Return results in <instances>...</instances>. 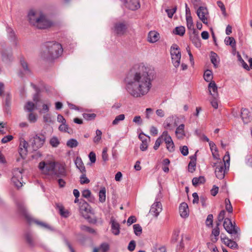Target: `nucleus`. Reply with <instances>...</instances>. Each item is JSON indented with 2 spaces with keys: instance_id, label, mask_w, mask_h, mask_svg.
Wrapping results in <instances>:
<instances>
[{
  "instance_id": "1",
  "label": "nucleus",
  "mask_w": 252,
  "mask_h": 252,
  "mask_svg": "<svg viewBox=\"0 0 252 252\" xmlns=\"http://www.w3.org/2000/svg\"><path fill=\"white\" fill-rule=\"evenodd\" d=\"M154 75L153 71L145 66L134 73L131 70L125 79L126 90L136 98L146 95L152 87Z\"/></svg>"
},
{
  "instance_id": "2",
  "label": "nucleus",
  "mask_w": 252,
  "mask_h": 252,
  "mask_svg": "<svg viewBox=\"0 0 252 252\" xmlns=\"http://www.w3.org/2000/svg\"><path fill=\"white\" fill-rule=\"evenodd\" d=\"M63 52V48L60 43L55 41L47 42L40 56L44 60L52 61L60 57Z\"/></svg>"
},
{
  "instance_id": "3",
  "label": "nucleus",
  "mask_w": 252,
  "mask_h": 252,
  "mask_svg": "<svg viewBox=\"0 0 252 252\" xmlns=\"http://www.w3.org/2000/svg\"><path fill=\"white\" fill-rule=\"evenodd\" d=\"M225 211L221 210L218 216V222L220 223L224 220L223 227L227 233L234 236V239L236 241H239L240 239V229L239 227H237L234 222L232 223L231 220L229 218H225Z\"/></svg>"
},
{
  "instance_id": "4",
  "label": "nucleus",
  "mask_w": 252,
  "mask_h": 252,
  "mask_svg": "<svg viewBox=\"0 0 252 252\" xmlns=\"http://www.w3.org/2000/svg\"><path fill=\"white\" fill-rule=\"evenodd\" d=\"M223 162L220 159L214 164L215 167V173L216 177L219 179H222L225 176V171L228 169L230 164V157L228 152H227L223 158Z\"/></svg>"
},
{
  "instance_id": "5",
  "label": "nucleus",
  "mask_w": 252,
  "mask_h": 252,
  "mask_svg": "<svg viewBox=\"0 0 252 252\" xmlns=\"http://www.w3.org/2000/svg\"><path fill=\"white\" fill-rule=\"evenodd\" d=\"M56 164L52 161H42L39 163L38 167L43 174L49 176L52 179Z\"/></svg>"
},
{
  "instance_id": "6",
  "label": "nucleus",
  "mask_w": 252,
  "mask_h": 252,
  "mask_svg": "<svg viewBox=\"0 0 252 252\" xmlns=\"http://www.w3.org/2000/svg\"><path fill=\"white\" fill-rule=\"evenodd\" d=\"M45 136L42 134H36L32 136L30 140L31 145L34 151L41 148L45 142Z\"/></svg>"
},
{
  "instance_id": "7",
  "label": "nucleus",
  "mask_w": 252,
  "mask_h": 252,
  "mask_svg": "<svg viewBox=\"0 0 252 252\" xmlns=\"http://www.w3.org/2000/svg\"><path fill=\"white\" fill-rule=\"evenodd\" d=\"M177 44H173L171 47L170 54L172 63L175 67L177 68L180 64L181 54Z\"/></svg>"
},
{
  "instance_id": "8",
  "label": "nucleus",
  "mask_w": 252,
  "mask_h": 252,
  "mask_svg": "<svg viewBox=\"0 0 252 252\" xmlns=\"http://www.w3.org/2000/svg\"><path fill=\"white\" fill-rule=\"evenodd\" d=\"M23 171L22 169H20L19 168L14 169L12 171L11 181L13 185L17 188H19L23 186Z\"/></svg>"
},
{
  "instance_id": "9",
  "label": "nucleus",
  "mask_w": 252,
  "mask_h": 252,
  "mask_svg": "<svg viewBox=\"0 0 252 252\" xmlns=\"http://www.w3.org/2000/svg\"><path fill=\"white\" fill-rule=\"evenodd\" d=\"M79 212L81 216L85 219L88 220L92 214V210L90 205L84 200H81L79 202Z\"/></svg>"
},
{
  "instance_id": "10",
  "label": "nucleus",
  "mask_w": 252,
  "mask_h": 252,
  "mask_svg": "<svg viewBox=\"0 0 252 252\" xmlns=\"http://www.w3.org/2000/svg\"><path fill=\"white\" fill-rule=\"evenodd\" d=\"M35 26L38 29H45L50 27L53 23L43 13L39 14V17Z\"/></svg>"
},
{
  "instance_id": "11",
  "label": "nucleus",
  "mask_w": 252,
  "mask_h": 252,
  "mask_svg": "<svg viewBox=\"0 0 252 252\" xmlns=\"http://www.w3.org/2000/svg\"><path fill=\"white\" fill-rule=\"evenodd\" d=\"M54 172L53 179L57 180L58 178H64L67 175L65 166L62 164H56Z\"/></svg>"
},
{
  "instance_id": "12",
  "label": "nucleus",
  "mask_w": 252,
  "mask_h": 252,
  "mask_svg": "<svg viewBox=\"0 0 252 252\" xmlns=\"http://www.w3.org/2000/svg\"><path fill=\"white\" fill-rule=\"evenodd\" d=\"M198 18L201 21L206 25L208 24L207 16L208 11L206 7L199 6L196 11Z\"/></svg>"
},
{
  "instance_id": "13",
  "label": "nucleus",
  "mask_w": 252,
  "mask_h": 252,
  "mask_svg": "<svg viewBox=\"0 0 252 252\" xmlns=\"http://www.w3.org/2000/svg\"><path fill=\"white\" fill-rule=\"evenodd\" d=\"M125 6L131 10H136L140 8L138 0H121Z\"/></svg>"
},
{
  "instance_id": "14",
  "label": "nucleus",
  "mask_w": 252,
  "mask_h": 252,
  "mask_svg": "<svg viewBox=\"0 0 252 252\" xmlns=\"http://www.w3.org/2000/svg\"><path fill=\"white\" fill-rule=\"evenodd\" d=\"M42 14L41 12H37L33 9H31L28 14V18L31 24L35 26L38 19L39 17V14Z\"/></svg>"
},
{
  "instance_id": "15",
  "label": "nucleus",
  "mask_w": 252,
  "mask_h": 252,
  "mask_svg": "<svg viewBox=\"0 0 252 252\" xmlns=\"http://www.w3.org/2000/svg\"><path fill=\"white\" fill-rule=\"evenodd\" d=\"M28 143L25 140H21L19 146V153L22 158H25L28 153Z\"/></svg>"
},
{
  "instance_id": "16",
  "label": "nucleus",
  "mask_w": 252,
  "mask_h": 252,
  "mask_svg": "<svg viewBox=\"0 0 252 252\" xmlns=\"http://www.w3.org/2000/svg\"><path fill=\"white\" fill-rule=\"evenodd\" d=\"M241 117L245 124H248L252 120V115L250 111L245 108H242L241 110Z\"/></svg>"
},
{
  "instance_id": "17",
  "label": "nucleus",
  "mask_w": 252,
  "mask_h": 252,
  "mask_svg": "<svg viewBox=\"0 0 252 252\" xmlns=\"http://www.w3.org/2000/svg\"><path fill=\"white\" fill-rule=\"evenodd\" d=\"M162 210L161 204L160 202H155L151 206L150 213L157 217Z\"/></svg>"
},
{
  "instance_id": "18",
  "label": "nucleus",
  "mask_w": 252,
  "mask_h": 252,
  "mask_svg": "<svg viewBox=\"0 0 252 252\" xmlns=\"http://www.w3.org/2000/svg\"><path fill=\"white\" fill-rule=\"evenodd\" d=\"M126 27L123 23H117L114 25V32L117 35H121L125 33L126 31Z\"/></svg>"
},
{
  "instance_id": "19",
  "label": "nucleus",
  "mask_w": 252,
  "mask_h": 252,
  "mask_svg": "<svg viewBox=\"0 0 252 252\" xmlns=\"http://www.w3.org/2000/svg\"><path fill=\"white\" fill-rule=\"evenodd\" d=\"M179 211L181 217H188L189 210L188 204L185 202L182 203L179 206Z\"/></svg>"
},
{
  "instance_id": "20",
  "label": "nucleus",
  "mask_w": 252,
  "mask_h": 252,
  "mask_svg": "<svg viewBox=\"0 0 252 252\" xmlns=\"http://www.w3.org/2000/svg\"><path fill=\"white\" fill-rule=\"evenodd\" d=\"M208 90L210 94L213 97H218V87L214 81H211L208 85Z\"/></svg>"
},
{
  "instance_id": "21",
  "label": "nucleus",
  "mask_w": 252,
  "mask_h": 252,
  "mask_svg": "<svg viewBox=\"0 0 252 252\" xmlns=\"http://www.w3.org/2000/svg\"><path fill=\"white\" fill-rule=\"evenodd\" d=\"M220 225V222H217L216 226L212 229L211 235L214 236V238H212L211 240L213 243H216L218 240V236L220 235V231L219 226Z\"/></svg>"
},
{
  "instance_id": "22",
  "label": "nucleus",
  "mask_w": 252,
  "mask_h": 252,
  "mask_svg": "<svg viewBox=\"0 0 252 252\" xmlns=\"http://www.w3.org/2000/svg\"><path fill=\"white\" fill-rule=\"evenodd\" d=\"M190 39L196 47L199 48L201 46L199 36L196 33L195 30L193 31L192 34L190 35Z\"/></svg>"
},
{
  "instance_id": "23",
  "label": "nucleus",
  "mask_w": 252,
  "mask_h": 252,
  "mask_svg": "<svg viewBox=\"0 0 252 252\" xmlns=\"http://www.w3.org/2000/svg\"><path fill=\"white\" fill-rule=\"evenodd\" d=\"M159 33L156 31H150L148 36V41L150 43L157 42L159 38Z\"/></svg>"
},
{
  "instance_id": "24",
  "label": "nucleus",
  "mask_w": 252,
  "mask_h": 252,
  "mask_svg": "<svg viewBox=\"0 0 252 252\" xmlns=\"http://www.w3.org/2000/svg\"><path fill=\"white\" fill-rule=\"evenodd\" d=\"M185 125L181 124L176 128L175 134L178 139H183L185 136Z\"/></svg>"
},
{
  "instance_id": "25",
  "label": "nucleus",
  "mask_w": 252,
  "mask_h": 252,
  "mask_svg": "<svg viewBox=\"0 0 252 252\" xmlns=\"http://www.w3.org/2000/svg\"><path fill=\"white\" fill-rule=\"evenodd\" d=\"M75 164L77 168L80 170V172L84 173L86 172L85 167L80 158H76L75 161Z\"/></svg>"
},
{
  "instance_id": "26",
  "label": "nucleus",
  "mask_w": 252,
  "mask_h": 252,
  "mask_svg": "<svg viewBox=\"0 0 252 252\" xmlns=\"http://www.w3.org/2000/svg\"><path fill=\"white\" fill-rule=\"evenodd\" d=\"M111 230L112 233L117 235L120 233V224L115 220H111Z\"/></svg>"
},
{
  "instance_id": "27",
  "label": "nucleus",
  "mask_w": 252,
  "mask_h": 252,
  "mask_svg": "<svg viewBox=\"0 0 252 252\" xmlns=\"http://www.w3.org/2000/svg\"><path fill=\"white\" fill-rule=\"evenodd\" d=\"M210 59L211 63L213 64L215 68L218 67L219 63V57L218 55L216 53L212 51L211 52Z\"/></svg>"
},
{
  "instance_id": "28",
  "label": "nucleus",
  "mask_w": 252,
  "mask_h": 252,
  "mask_svg": "<svg viewBox=\"0 0 252 252\" xmlns=\"http://www.w3.org/2000/svg\"><path fill=\"white\" fill-rule=\"evenodd\" d=\"M205 182V179L204 176H199V177H194L192 180V183L194 186H196L198 184H203Z\"/></svg>"
},
{
  "instance_id": "29",
  "label": "nucleus",
  "mask_w": 252,
  "mask_h": 252,
  "mask_svg": "<svg viewBox=\"0 0 252 252\" xmlns=\"http://www.w3.org/2000/svg\"><path fill=\"white\" fill-rule=\"evenodd\" d=\"M160 137L161 139H162L164 140L165 144L172 141L171 137L167 131H164Z\"/></svg>"
},
{
  "instance_id": "30",
  "label": "nucleus",
  "mask_w": 252,
  "mask_h": 252,
  "mask_svg": "<svg viewBox=\"0 0 252 252\" xmlns=\"http://www.w3.org/2000/svg\"><path fill=\"white\" fill-rule=\"evenodd\" d=\"M106 200V189L103 187L101 189L99 192V201L103 203Z\"/></svg>"
},
{
  "instance_id": "31",
  "label": "nucleus",
  "mask_w": 252,
  "mask_h": 252,
  "mask_svg": "<svg viewBox=\"0 0 252 252\" xmlns=\"http://www.w3.org/2000/svg\"><path fill=\"white\" fill-rule=\"evenodd\" d=\"M224 42L226 45H230L232 48L235 47L236 42L235 39L232 37H226L224 39Z\"/></svg>"
},
{
  "instance_id": "32",
  "label": "nucleus",
  "mask_w": 252,
  "mask_h": 252,
  "mask_svg": "<svg viewBox=\"0 0 252 252\" xmlns=\"http://www.w3.org/2000/svg\"><path fill=\"white\" fill-rule=\"evenodd\" d=\"M134 233L137 236L141 235L142 232V227L139 224H135L133 225Z\"/></svg>"
},
{
  "instance_id": "33",
  "label": "nucleus",
  "mask_w": 252,
  "mask_h": 252,
  "mask_svg": "<svg viewBox=\"0 0 252 252\" xmlns=\"http://www.w3.org/2000/svg\"><path fill=\"white\" fill-rule=\"evenodd\" d=\"M35 105L34 103L31 101H28L24 107V109L28 112H32L35 109Z\"/></svg>"
},
{
  "instance_id": "34",
  "label": "nucleus",
  "mask_w": 252,
  "mask_h": 252,
  "mask_svg": "<svg viewBox=\"0 0 252 252\" xmlns=\"http://www.w3.org/2000/svg\"><path fill=\"white\" fill-rule=\"evenodd\" d=\"M173 32L177 35L183 36L185 32V28L183 26L177 27Z\"/></svg>"
},
{
  "instance_id": "35",
  "label": "nucleus",
  "mask_w": 252,
  "mask_h": 252,
  "mask_svg": "<svg viewBox=\"0 0 252 252\" xmlns=\"http://www.w3.org/2000/svg\"><path fill=\"white\" fill-rule=\"evenodd\" d=\"M82 196L86 198H90V199L89 200L90 201H93L94 199V197L91 196V192L89 189H85L82 192Z\"/></svg>"
},
{
  "instance_id": "36",
  "label": "nucleus",
  "mask_w": 252,
  "mask_h": 252,
  "mask_svg": "<svg viewBox=\"0 0 252 252\" xmlns=\"http://www.w3.org/2000/svg\"><path fill=\"white\" fill-rule=\"evenodd\" d=\"M186 21L188 29L190 30H193V31L195 30L193 28V23L192 17L191 16H189L186 17Z\"/></svg>"
},
{
  "instance_id": "37",
  "label": "nucleus",
  "mask_w": 252,
  "mask_h": 252,
  "mask_svg": "<svg viewBox=\"0 0 252 252\" xmlns=\"http://www.w3.org/2000/svg\"><path fill=\"white\" fill-rule=\"evenodd\" d=\"M66 145L69 148H73L78 145V142L75 139L71 138L67 141Z\"/></svg>"
},
{
  "instance_id": "38",
  "label": "nucleus",
  "mask_w": 252,
  "mask_h": 252,
  "mask_svg": "<svg viewBox=\"0 0 252 252\" xmlns=\"http://www.w3.org/2000/svg\"><path fill=\"white\" fill-rule=\"evenodd\" d=\"M213 78L212 72L210 70H207L205 71L204 74V79L207 82H209L212 80Z\"/></svg>"
},
{
  "instance_id": "39",
  "label": "nucleus",
  "mask_w": 252,
  "mask_h": 252,
  "mask_svg": "<svg viewBox=\"0 0 252 252\" xmlns=\"http://www.w3.org/2000/svg\"><path fill=\"white\" fill-rule=\"evenodd\" d=\"M125 116L124 114H120L116 116L115 119L112 122L113 125H117L120 121H122L125 120Z\"/></svg>"
},
{
  "instance_id": "40",
  "label": "nucleus",
  "mask_w": 252,
  "mask_h": 252,
  "mask_svg": "<svg viewBox=\"0 0 252 252\" xmlns=\"http://www.w3.org/2000/svg\"><path fill=\"white\" fill-rule=\"evenodd\" d=\"M33 221L37 225L40 226L41 227H44L46 229H49V230H53V229L52 227H51L49 225H48V224L45 223V222H42V221H38V220H34Z\"/></svg>"
},
{
  "instance_id": "41",
  "label": "nucleus",
  "mask_w": 252,
  "mask_h": 252,
  "mask_svg": "<svg viewBox=\"0 0 252 252\" xmlns=\"http://www.w3.org/2000/svg\"><path fill=\"white\" fill-rule=\"evenodd\" d=\"M60 143V141L57 137L54 136L50 140V144L53 147H57Z\"/></svg>"
},
{
  "instance_id": "42",
  "label": "nucleus",
  "mask_w": 252,
  "mask_h": 252,
  "mask_svg": "<svg viewBox=\"0 0 252 252\" xmlns=\"http://www.w3.org/2000/svg\"><path fill=\"white\" fill-rule=\"evenodd\" d=\"M96 136L94 138L93 141L95 143H98L101 139L102 132L99 129L95 131Z\"/></svg>"
},
{
  "instance_id": "43",
  "label": "nucleus",
  "mask_w": 252,
  "mask_h": 252,
  "mask_svg": "<svg viewBox=\"0 0 252 252\" xmlns=\"http://www.w3.org/2000/svg\"><path fill=\"white\" fill-rule=\"evenodd\" d=\"M176 119V118L173 116L169 117L168 118H167L164 123V127L165 128H170V127H171L172 125L170 123V122L173 120H175Z\"/></svg>"
},
{
  "instance_id": "44",
  "label": "nucleus",
  "mask_w": 252,
  "mask_h": 252,
  "mask_svg": "<svg viewBox=\"0 0 252 252\" xmlns=\"http://www.w3.org/2000/svg\"><path fill=\"white\" fill-rule=\"evenodd\" d=\"M80 182L82 185L88 184L90 182V180L86 176V172L82 173L80 177Z\"/></svg>"
},
{
  "instance_id": "45",
  "label": "nucleus",
  "mask_w": 252,
  "mask_h": 252,
  "mask_svg": "<svg viewBox=\"0 0 252 252\" xmlns=\"http://www.w3.org/2000/svg\"><path fill=\"white\" fill-rule=\"evenodd\" d=\"M82 115L83 118L88 121L94 120L96 116V114L94 113H83Z\"/></svg>"
},
{
  "instance_id": "46",
  "label": "nucleus",
  "mask_w": 252,
  "mask_h": 252,
  "mask_svg": "<svg viewBox=\"0 0 252 252\" xmlns=\"http://www.w3.org/2000/svg\"><path fill=\"white\" fill-rule=\"evenodd\" d=\"M195 160L196 158H195ZM196 162L195 161H190L188 165V170L190 173H193L195 170Z\"/></svg>"
},
{
  "instance_id": "47",
  "label": "nucleus",
  "mask_w": 252,
  "mask_h": 252,
  "mask_svg": "<svg viewBox=\"0 0 252 252\" xmlns=\"http://www.w3.org/2000/svg\"><path fill=\"white\" fill-rule=\"evenodd\" d=\"M211 151H212V155L214 158H217V157L216 156L214 151L215 152H218L217 148L216 147V146L215 144L212 142L210 141L209 143Z\"/></svg>"
},
{
  "instance_id": "48",
  "label": "nucleus",
  "mask_w": 252,
  "mask_h": 252,
  "mask_svg": "<svg viewBox=\"0 0 252 252\" xmlns=\"http://www.w3.org/2000/svg\"><path fill=\"white\" fill-rule=\"evenodd\" d=\"M225 209L228 212L232 213L233 211V208L231 204L230 201L229 199L226 198L225 200Z\"/></svg>"
},
{
  "instance_id": "49",
  "label": "nucleus",
  "mask_w": 252,
  "mask_h": 252,
  "mask_svg": "<svg viewBox=\"0 0 252 252\" xmlns=\"http://www.w3.org/2000/svg\"><path fill=\"white\" fill-rule=\"evenodd\" d=\"M80 228L82 230L88 232L90 233L94 234L95 233V231L94 229L91 228L89 226H87L86 225H81Z\"/></svg>"
},
{
  "instance_id": "50",
  "label": "nucleus",
  "mask_w": 252,
  "mask_h": 252,
  "mask_svg": "<svg viewBox=\"0 0 252 252\" xmlns=\"http://www.w3.org/2000/svg\"><path fill=\"white\" fill-rule=\"evenodd\" d=\"M213 222V216L212 214H209L208 215L207 219L206 220V224L207 226H212Z\"/></svg>"
},
{
  "instance_id": "51",
  "label": "nucleus",
  "mask_w": 252,
  "mask_h": 252,
  "mask_svg": "<svg viewBox=\"0 0 252 252\" xmlns=\"http://www.w3.org/2000/svg\"><path fill=\"white\" fill-rule=\"evenodd\" d=\"M177 10V6H175L172 9H166L165 12L167 13L168 17L170 18H172L174 14Z\"/></svg>"
},
{
  "instance_id": "52",
  "label": "nucleus",
  "mask_w": 252,
  "mask_h": 252,
  "mask_svg": "<svg viewBox=\"0 0 252 252\" xmlns=\"http://www.w3.org/2000/svg\"><path fill=\"white\" fill-rule=\"evenodd\" d=\"M166 148L167 150L170 152H173L175 151V145L173 140L169 143H166Z\"/></svg>"
},
{
  "instance_id": "53",
  "label": "nucleus",
  "mask_w": 252,
  "mask_h": 252,
  "mask_svg": "<svg viewBox=\"0 0 252 252\" xmlns=\"http://www.w3.org/2000/svg\"><path fill=\"white\" fill-rule=\"evenodd\" d=\"M21 64L22 66L24 71L26 73H29L30 72V69L28 68V65L27 62L25 61L23 59H20Z\"/></svg>"
},
{
  "instance_id": "54",
  "label": "nucleus",
  "mask_w": 252,
  "mask_h": 252,
  "mask_svg": "<svg viewBox=\"0 0 252 252\" xmlns=\"http://www.w3.org/2000/svg\"><path fill=\"white\" fill-rule=\"evenodd\" d=\"M99 249L101 252H107L109 249V246L107 243H104L100 245Z\"/></svg>"
},
{
  "instance_id": "55",
  "label": "nucleus",
  "mask_w": 252,
  "mask_h": 252,
  "mask_svg": "<svg viewBox=\"0 0 252 252\" xmlns=\"http://www.w3.org/2000/svg\"><path fill=\"white\" fill-rule=\"evenodd\" d=\"M213 97V98L211 100L210 103L214 108L217 109L218 107L219 96Z\"/></svg>"
},
{
  "instance_id": "56",
  "label": "nucleus",
  "mask_w": 252,
  "mask_h": 252,
  "mask_svg": "<svg viewBox=\"0 0 252 252\" xmlns=\"http://www.w3.org/2000/svg\"><path fill=\"white\" fill-rule=\"evenodd\" d=\"M51 105L50 103L49 104H43L42 105V107L41 110H39V113H47L49 110V107Z\"/></svg>"
},
{
  "instance_id": "57",
  "label": "nucleus",
  "mask_w": 252,
  "mask_h": 252,
  "mask_svg": "<svg viewBox=\"0 0 252 252\" xmlns=\"http://www.w3.org/2000/svg\"><path fill=\"white\" fill-rule=\"evenodd\" d=\"M217 3L218 6L220 8V10L222 11V14L225 16L226 15V9L225 6L222 3V2H221V1H218Z\"/></svg>"
},
{
  "instance_id": "58",
  "label": "nucleus",
  "mask_w": 252,
  "mask_h": 252,
  "mask_svg": "<svg viewBox=\"0 0 252 252\" xmlns=\"http://www.w3.org/2000/svg\"><path fill=\"white\" fill-rule=\"evenodd\" d=\"M181 153L184 156H186L189 154V149L187 146H183L180 148Z\"/></svg>"
},
{
  "instance_id": "59",
  "label": "nucleus",
  "mask_w": 252,
  "mask_h": 252,
  "mask_svg": "<svg viewBox=\"0 0 252 252\" xmlns=\"http://www.w3.org/2000/svg\"><path fill=\"white\" fill-rule=\"evenodd\" d=\"M60 131L62 132H67L68 130V126L66 123L62 124L59 127Z\"/></svg>"
},
{
  "instance_id": "60",
  "label": "nucleus",
  "mask_w": 252,
  "mask_h": 252,
  "mask_svg": "<svg viewBox=\"0 0 252 252\" xmlns=\"http://www.w3.org/2000/svg\"><path fill=\"white\" fill-rule=\"evenodd\" d=\"M136 246L135 242L134 240H131L128 244L127 249L130 252H132L134 250Z\"/></svg>"
},
{
  "instance_id": "61",
  "label": "nucleus",
  "mask_w": 252,
  "mask_h": 252,
  "mask_svg": "<svg viewBox=\"0 0 252 252\" xmlns=\"http://www.w3.org/2000/svg\"><path fill=\"white\" fill-rule=\"evenodd\" d=\"M139 138L141 140L142 142H148L150 141V137L149 136L147 137L146 135L143 133L139 134Z\"/></svg>"
},
{
  "instance_id": "62",
  "label": "nucleus",
  "mask_w": 252,
  "mask_h": 252,
  "mask_svg": "<svg viewBox=\"0 0 252 252\" xmlns=\"http://www.w3.org/2000/svg\"><path fill=\"white\" fill-rule=\"evenodd\" d=\"M220 239L221 241L224 243V244H225L227 247H228L229 244L231 242V241L232 240L231 239H229L226 236L222 237V235L220 236Z\"/></svg>"
},
{
  "instance_id": "63",
  "label": "nucleus",
  "mask_w": 252,
  "mask_h": 252,
  "mask_svg": "<svg viewBox=\"0 0 252 252\" xmlns=\"http://www.w3.org/2000/svg\"><path fill=\"white\" fill-rule=\"evenodd\" d=\"M179 234V231H175L173 232L171 240L172 243H175L177 241L178 239Z\"/></svg>"
},
{
  "instance_id": "64",
  "label": "nucleus",
  "mask_w": 252,
  "mask_h": 252,
  "mask_svg": "<svg viewBox=\"0 0 252 252\" xmlns=\"http://www.w3.org/2000/svg\"><path fill=\"white\" fill-rule=\"evenodd\" d=\"M136 221V218L134 216H130L127 220V224L128 226L130 225L132 223L135 222Z\"/></svg>"
}]
</instances>
